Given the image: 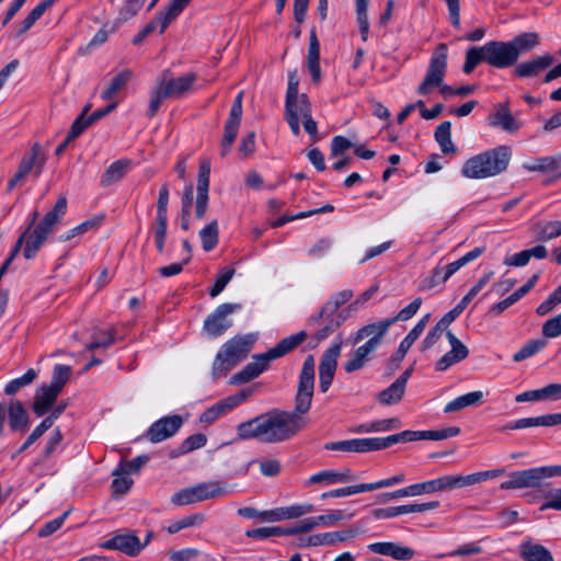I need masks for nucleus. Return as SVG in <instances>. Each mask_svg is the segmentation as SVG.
Instances as JSON below:
<instances>
[{
    "label": "nucleus",
    "mask_w": 561,
    "mask_h": 561,
    "mask_svg": "<svg viewBox=\"0 0 561 561\" xmlns=\"http://www.w3.org/2000/svg\"><path fill=\"white\" fill-rule=\"evenodd\" d=\"M316 381V359L312 354L306 356L298 377L293 412L273 409L237 426V438L240 440L256 439L265 444H277L289 440L297 435L307 422L302 417L309 412L312 403Z\"/></svg>",
    "instance_id": "nucleus-1"
},
{
    "label": "nucleus",
    "mask_w": 561,
    "mask_h": 561,
    "mask_svg": "<svg viewBox=\"0 0 561 561\" xmlns=\"http://www.w3.org/2000/svg\"><path fill=\"white\" fill-rule=\"evenodd\" d=\"M67 211V198L61 195L58 197L55 206L51 210H49L44 218L34 227L35 222L38 219L39 213L34 210L31 214L30 222L26 229L21 233L18 238L14 252L19 253L22 245H24L23 256L26 260L33 259L36 253L39 251L44 242L47 240L48 236L54 231L56 226L60 222L62 217Z\"/></svg>",
    "instance_id": "nucleus-2"
},
{
    "label": "nucleus",
    "mask_w": 561,
    "mask_h": 561,
    "mask_svg": "<svg viewBox=\"0 0 561 561\" xmlns=\"http://www.w3.org/2000/svg\"><path fill=\"white\" fill-rule=\"evenodd\" d=\"M512 159L510 146L501 145L468 159L461 174L468 179H486L505 172Z\"/></svg>",
    "instance_id": "nucleus-3"
},
{
    "label": "nucleus",
    "mask_w": 561,
    "mask_h": 561,
    "mask_svg": "<svg viewBox=\"0 0 561 561\" xmlns=\"http://www.w3.org/2000/svg\"><path fill=\"white\" fill-rule=\"evenodd\" d=\"M446 68L447 45L445 43H440L437 45L433 56L431 57L425 78L419 85L417 93L420 95H427L434 90V88H439V92L444 98L456 95V89L443 83Z\"/></svg>",
    "instance_id": "nucleus-4"
},
{
    "label": "nucleus",
    "mask_w": 561,
    "mask_h": 561,
    "mask_svg": "<svg viewBox=\"0 0 561 561\" xmlns=\"http://www.w3.org/2000/svg\"><path fill=\"white\" fill-rule=\"evenodd\" d=\"M253 340L250 336H234L227 341L217 353L213 363V377L220 378L244 359L251 351Z\"/></svg>",
    "instance_id": "nucleus-5"
},
{
    "label": "nucleus",
    "mask_w": 561,
    "mask_h": 561,
    "mask_svg": "<svg viewBox=\"0 0 561 561\" xmlns=\"http://www.w3.org/2000/svg\"><path fill=\"white\" fill-rule=\"evenodd\" d=\"M561 473V469L558 465L542 466L510 473V479L501 483L502 490L511 489H537L543 491L542 488L546 485L545 480L552 477H558Z\"/></svg>",
    "instance_id": "nucleus-6"
},
{
    "label": "nucleus",
    "mask_w": 561,
    "mask_h": 561,
    "mask_svg": "<svg viewBox=\"0 0 561 561\" xmlns=\"http://www.w3.org/2000/svg\"><path fill=\"white\" fill-rule=\"evenodd\" d=\"M228 492V486L224 482H203L195 486L182 489L181 491L174 493L171 497V502L176 506H183L209 499L220 497L226 495Z\"/></svg>",
    "instance_id": "nucleus-7"
},
{
    "label": "nucleus",
    "mask_w": 561,
    "mask_h": 561,
    "mask_svg": "<svg viewBox=\"0 0 561 561\" xmlns=\"http://www.w3.org/2000/svg\"><path fill=\"white\" fill-rule=\"evenodd\" d=\"M348 314L345 310L340 312H324V305L321 309L311 314L307 324L309 327H320L313 334V339L317 343L328 339L331 334H333L347 319Z\"/></svg>",
    "instance_id": "nucleus-8"
},
{
    "label": "nucleus",
    "mask_w": 561,
    "mask_h": 561,
    "mask_svg": "<svg viewBox=\"0 0 561 561\" xmlns=\"http://www.w3.org/2000/svg\"><path fill=\"white\" fill-rule=\"evenodd\" d=\"M242 308L241 304H221L204 321L203 330L210 337L222 335L231 325L229 316Z\"/></svg>",
    "instance_id": "nucleus-9"
},
{
    "label": "nucleus",
    "mask_w": 561,
    "mask_h": 561,
    "mask_svg": "<svg viewBox=\"0 0 561 561\" xmlns=\"http://www.w3.org/2000/svg\"><path fill=\"white\" fill-rule=\"evenodd\" d=\"M41 146L38 142L32 145L31 150L21 159L18 170L8 182V192H11L19 183H21L28 174L33 172L38 178L44 168V159L39 158Z\"/></svg>",
    "instance_id": "nucleus-10"
},
{
    "label": "nucleus",
    "mask_w": 561,
    "mask_h": 561,
    "mask_svg": "<svg viewBox=\"0 0 561 561\" xmlns=\"http://www.w3.org/2000/svg\"><path fill=\"white\" fill-rule=\"evenodd\" d=\"M484 53L486 64L497 69L510 68L518 60L517 50L508 42H488L484 44Z\"/></svg>",
    "instance_id": "nucleus-11"
},
{
    "label": "nucleus",
    "mask_w": 561,
    "mask_h": 561,
    "mask_svg": "<svg viewBox=\"0 0 561 561\" xmlns=\"http://www.w3.org/2000/svg\"><path fill=\"white\" fill-rule=\"evenodd\" d=\"M342 348V336L339 335V341L334 342L330 347H328L319 364V387L321 392H327L332 385L336 367L337 359L341 354Z\"/></svg>",
    "instance_id": "nucleus-12"
},
{
    "label": "nucleus",
    "mask_w": 561,
    "mask_h": 561,
    "mask_svg": "<svg viewBox=\"0 0 561 561\" xmlns=\"http://www.w3.org/2000/svg\"><path fill=\"white\" fill-rule=\"evenodd\" d=\"M242 116V92H240L229 113V117L225 123V131L220 141V156L225 158L231 150L237 138Z\"/></svg>",
    "instance_id": "nucleus-13"
},
{
    "label": "nucleus",
    "mask_w": 561,
    "mask_h": 561,
    "mask_svg": "<svg viewBox=\"0 0 561 561\" xmlns=\"http://www.w3.org/2000/svg\"><path fill=\"white\" fill-rule=\"evenodd\" d=\"M196 79L197 76L194 72H188L174 79L171 70L167 69L161 73L157 82L165 92L164 95H168L170 99H179L191 90Z\"/></svg>",
    "instance_id": "nucleus-14"
},
{
    "label": "nucleus",
    "mask_w": 561,
    "mask_h": 561,
    "mask_svg": "<svg viewBox=\"0 0 561 561\" xmlns=\"http://www.w3.org/2000/svg\"><path fill=\"white\" fill-rule=\"evenodd\" d=\"M183 420L180 415H169L159 419L145 433V437L151 443H160L172 437L182 426Z\"/></svg>",
    "instance_id": "nucleus-15"
},
{
    "label": "nucleus",
    "mask_w": 561,
    "mask_h": 561,
    "mask_svg": "<svg viewBox=\"0 0 561 561\" xmlns=\"http://www.w3.org/2000/svg\"><path fill=\"white\" fill-rule=\"evenodd\" d=\"M209 176H210V161L206 158L199 161L198 175H197V196L195 203V216L197 219L204 218L208 205V191H209Z\"/></svg>",
    "instance_id": "nucleus-16"
},
{
    "label": "nucleus",
    "mask_w": 561,
    "mask_h": 561,
    "mask_svg": "<svg viewBox=\"0 0 561 561\" xmlns=\"http://www.w3.org/2000/svg\"><path fill=\"white\" fill-rule=\"evenodd\" d=\"M108 550H117L128 557H137L142 551L140 539L133 533L116 534L101 545Z\"/></svg>",
    "instance_id": "nucleus-17"
},
{
    "label": "nucleus",
    "mask_w": 561,
    "mask_h": 561,
    "mask_svg": "<svg viewBox=\"0 0 561 561\" xmlns=\"http://www.w3.org/2000/svg\"><path fill=\"white\" fill-rule=\"evenodd\" d=\"M446 337L451 346V350L443 355L435 365V369L444 371L456 363L466 359L469 355L468 347L451 332H446Z\"/></svg>",
    "instance_id": "nucleus-18"
},
{
    "label": "nucleus",
    "mask_w": 561,
    "mask_h": 561,
    "mask_svg": "<svg viewBox=\"0 0 561 561\" xmlns=\"http://www.w3.org/2000/svg\"><path fill=\"white\" fill-rule=\"evenodd\" d=\"M271 362L272 359L266 352L253 355L252 362L248 363L239 373L234 374L230 382L241 385L253 380L268 368Z\"/></svg>",
    "instance_id": "nucleus-19"
},
{
    "label": "nucleus",
    "mask_w": 561,
    "mask_h": 561,
    "mask_svg": "<svg viewBox=\"0 0 561 561\" xmlns=\"http://www.w3.org/2000/svg\"><path fill=\"white\" fill-rule=\"evenodd\" d=\"M393 323H396V319H386L364 325L355 333L354 343H358L362 340L369 337L367 342H373L374 346L378 347Z\"/></svg>",
    "instance_id": "nucleus-20"
},
{
    "label": "nucleus",
    "mask_w": 561,
    "mask_h": 561,
    "mask_svg": "<svg viewBox=\"0 0 561 561\" xmlns=\"http://www.w3.org/2000/svg\"><path fill=\"white\" fill-rule=\"evenodd\" d=\"M556 58L550 54L538 56L531 60L518 64L514 69V75L519 78H533L551 67Z\"/></svg>",
    "instance_id": "nucleus-21"
},
{
    "label": "nucleus",
    "mask_w": 561,
    "mask_h": 561,
    "mask_svg": "<svg viewBox=\"0 0 561 561\" xmlns=\"http://www.w3.org/2000/svg\"><path fill=\"white\" fill-rule=\"evenodd\" d=\"M489 123L493 127L501 128L507 133L517 131L522 124L512 115L508 103H500L495 111L489 115Z\"/></svg>",
    "instance_id": "nucleus-22"
},
{
    "label": "nucleus",
    "mask_w": 561,
    "mask_h": 561,
    "mask_svg": "<svg viewBox=\"0 0 561 561\" xmlns=\"http://www.w3.org/2000/svg\"><path fill=\"white\" fill-rule=\"evenodd\" d=\"M430 319V314H425L420 321L414 325V328L408 333V335L401 341L397 352L391 356L390 363L397 368L399 367L401 360L404 358L408 351L411 348L413 343L420 337L423 333L427 322Z\"/></svg>",
    "instance_id": "nucleus-23"
},
{
    "label": "nucleus",
    "mask_w": 561,
    "mask_h": 561,
    "mask_svg": "<svg viewBox=\"0 0 561 561\" xmlns=\"http://www.w3.org/2000/svg\"><path fill=\"white\" fill-rule=\"evenodd\" d=\"M308 339V333L304 330L282 339L274 347L266 353L272 360L282 358L298 348Z\"/></svg>",
    "instance_id": "nucleus-24"
},
{
    "label": "nucleus",
    "mask_w": 561,
    "mask_h": 561,
    "mask_svg": "<svg viewBox=\"0 0 561 561\" xmlns=\"http://www.w3.org/2000/svg\"><path fill=\"white\" fill-rule=\"evenodd\" d=\"M188 3L187 0H172L168 8L159 11L150 23H154V28L160 26V34L164 33L170 23L183 12Z\"/></svg>",
    "instance_id": "nucleus-25"
},
{
    "label": "nucleus",
    "mask_w": 561,
    "mask_h": 561,
    "mask_svg": "<svg viewBox=\"0 0 561 561\" xmlns=\"http://www.w3.org/2000/svg\"><path fill=\"white\" fill-rule=\"evenodd\" d=\"M518 554L524 561H554L552 553L545 546L531 539L519 545Z\"/></svg>",
    "instance_id": "nucleus-26"
},
{
    "label": "nucleus",
    "mask_w": 561,
    "mask_h": 561,
    "mask_svg": "<svg viewBox=\"0 0 561 561\" xmlns=\"http://www.w3.org/2000/svg\"><path fill=\"white\" fill-rule=\"evenodd\" d=\"M358 529L351 527L345 530L324 533V534H316L308 537L307 545L313 546H332L336 542H342L347 540L348 538H353L357 535Z\"/></svg>",
    "instance_id": "nucleus-27"
},
{
    "label": "nucleus",
    "mask_w": 561,
    "mask_h": 561,
    "mask_svg": "<svg viewBox=\"0 0 561 561\" xmlns=\"http://www.w3.org/2000/svg\"><path fill=\"white\" fill-rule=\"evenodd\" d=\"M59 392L48 386H43L34 397L33 412L41 417L51 410Z\"/></svg>",
    "instance_id": "nucleus-28"
},
{
    "label": "nucleus",
    "mask_w": 561,
    "mask_h": 561,
    "mask_svg": "<svg viewBox=\"0 0 561 561\" xmlns=\"http://www.w3.org/2000/svg\"><path fill=\"white\" fill-rule=\"evenodd\" d=\"M376 350L377 347L374 346L373 342H366L356 348L351 358L344 365L345 371L354 373L362 369Z\"/></svg>",
    "instance_id": "nucleus-29"
},
{
    "label": "nucleus",
    "mask_w": 561,
    "mask_h": 561,
    "mask_svg": "<svg viewBox=\"0 0 561 561\" xmlns=\"http://www.w3.org/2000/svg\"><path fill=\"white\" fill-rule=\"evenodd\" d=\"M324 449L347 453H368L370 451V444L369 438H354L327 443Z\"/></svg>",
    "instance_id": "nucleus-30"
},
{
    "label": "nucleus",
    "mask_w": 561,
    "mask_h": 561,
    "mask_svg": "<svg viewBox=\"0 0 561 561\" xmlns=\"http://www.w3.org/2000/svg\"><path fill=\"white\" fill-rule=\"evenodd\" d=\"M457 271L453 267L451 263L445 266L438 265L432 271L430 276L422 279L420 288L423 290L432 289L448 280Z\"/></svg>",
    "instance_id": "nucleus-31"
},
{
    "label": "nucleus",
    "mask_w": 561,
    "mask_h": 561,
    "mask_svg": "<svg viewBox=\"0 0 561 561\" xmlns=\"http://www.w3.org/2000/svg\"><path fill=\"white\" fill-rule=\"evenodd\" d=\"M354 477L351 469L342 471L323 470L310 477L309 483L316 484L325 482L328 484L346 483L353 481Z\"/></svg>",
    "instance_id": "nucleus-32"
},
{
    "label": "nucleus",
    "mask_w": 561,
    "mask_h": 561,
    "mask_svg": "<svg viewBox=\"0 0 561 561\" xmlns=\"http://www.w3.org/2000/svg\"><path fill=\"white\" fill-rule=\"evenodd\" d=\"M308 69L311 73L312 80L314 83H319L321 80V69H320V44L317 38L316 32L311 31L310 33V43L308 49Z\"/></svg>",
    "instance_id": "nucleus-33"
},
{
    "label": "nucleus",
    "mask_w": 561,
    "mask_h": 561,
    "mask_svg": "<svg viewBox=\"0 0 561 561\" xmlns=\"http://www.w3.org/2000/svg\"><path fill=\"white\" fill-rule=\"evenodd\" d=\"M130 163L131 162L128 159H121L113 162L101 176V185L103 187H107L118 182L128 171Z\"/></svg>",
    "instance_id": "nucleus-34"
},
{
    "label": "nucleus",
    "mask_w": 561,
    "mask_h": 561,
    "mask_svg": "<svg viewBox=\"0 0 561 561\" xmlns=\"http://www.w3.org/2000/svg\"><path fill=\"white\" fill-rule=\"evenodd\" d=\"M8 413L12 431H24L27 428L28 414L20 401H11Z\"/></svg>",
    "instance_id": "nucleus-35"
},
{
    "label": "nucleus",
    "mask_w": 561,
    "mask_h": 561,
    "mask_svg": "<svg viewBox=\"0 0 561 561\" xmlns=\"http://www.w3.org/2000/svg\"><path fill=\"white\" fill-rule=\"evenodd\" d=\"M450 490L449 477L443 476L434 480L422 483L411 484L412 495H421L424 493H433L437 491Z\"/></svg>",
    "instance_id": "nucleus-36"
},
{
    "label": "nucleus",
    "mask_w": 561,
    "mask_h": 561,
    "mask_svg": "<svg viewBox=\"0 0 561 561\" xmlns=\"http://www.w3.org/2000/svg\"><path fill=\"white\" fill-rule=\"evenodd\" d=\"M435 140L440 146L442 152L445 154L455 153L456 147L451 141V123L448 121L442 122L435 129Z\"/></svg>",
    "instance_id": "nucleus-37"
},
{
    "label": "nucleus",
    "mask_w": 561,
    "mask_h": 561,
    "mask_svg": "<svg viewBox=\"0 0 561 561\" xmlns=\"http://www.w3.org/2000/svg\"><path fill=\"white\" fill-rule=\"evenodd\" d=\"M482 391H472L466 394L459 396L453 401L448 402L445 408V413H453L460 411L467 407L476 405L482 400Z\"/></svg>",
    "instance_id": "nucleus-38"
},
{
    "label": "nucleus",
    "mask_w": 561,
    "mask_h": 561,
    "mask_svg": "<svg viewBox=\"0 0 561 561\" xmlns=\"http://www.w3.org/2000/svg\"><path fill=\"white\" fill-rule=\"evenodd\" d=\"M133 71L129 69L123 70L118 75H116L112 80L110 85L101 93V98L105 101H111L115 98V95L122 91L127 82L131 79Z\"/></svg>",
    "instance_id": "nucleus-39"
},
{
    "label": "nucleus",
    "mask_w": 561,
    "mask_h": 561,
    "mask_svg": "<svg viewBox=\"0 0 561 561\" xmlns=\"http://www.w3.org/2000/svg\"><path fill=\"white\" fill-rule=\"evenodd\" d=\"M537 240L549 241L561 236V220L537 222L533 226Z\"/></svg>",
    "instance_id": "nucleus-40"
},
{
    "label": "nucleus",
    "mask_w": 561,
    "mask_h": 561,
    "mask_svg": "<svg viewBox=\"0 0 561 561\" xmlns=\"http://www.w3.org/2000/svg\"><path fill=\"white\" fill-rule=\"evenodd\" d=\"M199 238L204 251L209 252L217 247L219 240V228L216 219L210 221L199 231Z\"/></svg>",
    "instance_id": "nucleus-41"
},
{
    "label": "nucleus",
    "mask_w": 561,
    "mask_h": 561,
    "mask_svg": "<svg viewBox=\"0 0 561 561\" xmlns=\"http://www.w3.org/2000/svg\"><path fill=\"white\" fill-rule=\"evenodd\" d=\"M104 219V216L103 215H98V216H94L93 218H90L83 222H81L80 225H78L77 227L70 229L69 231L62 233L59 236V241L61 242H66V241H69L71 240L72 238H75L76 236H79V234H82V233H85L88 232L89 230L91 229H94L96 227H99L102 221Z\"/></svg>",
    "instance_id": "nucleus-42"
},
{
    "label": "nucleus",
    "mask_w": 561,
    "mask_h": 561,
    "mask_svg": "<svg viewBox=\"0 0 561 561\" xmlns=\"http://www.w3.org/2000/svg\"><path fill=\"white\" fill-rule=\"evenodd\" d=\"M518 53V57L539 44V36L537 33L528 32L515 36L508 42Z\"/></svg>",
    "instance_id": "nucleus-43"
},
{
    "label": "nucleus",
    "mask_w": 561,
    "mask_h": 561,
    "mask_svg": "<svg viewBox=\"0 0 561 561\" xmlns=\"http://www.w3.org/2000/svg\"><path fill=\"white\" fill-rule=\"evenodd\" d=\"M115 335L116 330L113 328L107 331L98 330L93 333L92 341L87 345V350L107 348L115 343Z\"/></svg>",
    "instance_id": "nucleus-44"
},
{
    "label": "nucleus",
    "mask_w": 561,
    "mask_h": 561,
    "mask_svg": "<svg viewBox=\"0 0 561 561\" xmlns=\"http://www.w3.org/2000/svg\"><path fill=\"white\" fill-rule=\"evenodd\" d=\"M149 457L140 455L131 460H122L117 468L113 471V476H127L138 472L147 462Z\"/></svg>",
    "instance_id": "nucleus-45"
},
{
    "label": "nucleus",
    "mask_w": 561,
    "mask_h": 561,
    "mask_svg": "<svg viewBox=\"0 0 561 561\" xmlns=\"http://www.w3.org/2000/svg\"><path fill=\"white\" fill-rule=\"evenodd\" d=\"M546 346H547L546 337L530 340L518 352H516L513 355V360L516 363L523 362V360L536 355L538 352L543 350Z\"/></svg>",
    "instance_id": "nucleus-46"
},
{
    "label": "nucleus",
    "mask_w": 561,
    "mask_h": 561,
    "mask_svg": "<svg viewBox=\"0 0 561 561\" xmlns=\"http://www.w3.org/2000/svg\"><path fill=\"white\" fill-rule=\"evenodd\" d=\"M481 62L486 64V55L484 53V45L481 47H470L466 51V60L462 67L465 73H471L473 69Z\"/></svg>",
    "instance_id": "nucleus-47"
},
{
    "label": "nucleus",
    "mask_w": 561,
    "mask_h": 561,
    "mask_svg": "<svg viewBox=\"0 0 561 561\" xmlns=\"http://www.w3.org/2000/svg\"><path fill=\"white\" fill-rule=\"evenodd\" d=\"M168 215H157L152 225L156 247L159 253H163L167 239Z\"/></svg>",
    "instance_id": "nucleus-48"
},
{
    "label": "nucleus",
    "mask_w": 561,
    "mask_h": 561,
    "mask_svg": "<svg viewBox=\"0 0 561 561\" xmlns=\"http://www.w3.org/2000/svg\"><path fill=\"white\" fill-rule=\"evenodd\" d=\"M561 167V157H542L536 159L533 163L526 164L525 168L531 172H550Z\"/></svg>",
    "instance_id": "nucleus-49"
},
{
    "label": "nucleus",
    "mask_w": 561,
    "mask_h": 561,
    "mask_svg": "<svg viewBox=\"0 0 561 561\" xmlns=\"http://www.w3.org/2000/svg\"><path fill=\"white\" fill-rule=\"evenodd\" d=\"M404 391V387L393 381L387 389L379 392L378 400L381 404L386 405L398 403L402 399Z\"/></svg>",
    "instance_id": "nucleus-50"
},
{
    "label": "nucleus",
    "mask_w": 561,
    "mask_h": 561,
    "mask_svg": "<svg viewBox=\"0 0 561 561\" xmlns=\"http://www.w3.org/2000/svg\"><path fill=\"white\" fill-rule=\"evenodd\" d=\"M357 23L360 32V37L364 42L368 39L369 21L367 15V8L369 0H355Z\"/></svg>",
    "instance_id": "nucleus-51"
},
{
    "label": "nucleus",
    "mask_w": 561,
    "mask_h": 561,
    "mask_svg": "<svg viewBox=\"0 0 561 561\" xmlns=\"http://www.w3.org/2000/svg\"><path fill=\"white\" fill-rule=\"evenodd\" d=\"M70 375H71V368L69 366L60 365V364L56 365L54 367L51 382L48 387L51 389L58 390V392L60 393L64 386L69 380Z\"/></svg>",
    "instance_id": "nucleus-52"
},
{
    "label": "nucleus",
    "mask_w": 561,
    "mask_h": 561,
    "mask_svg": "<svg viewBox=\"0 0 561 561\" xmlns=\"http://www.w3.org/2000/svg\"><path fill=\"white\" fill-rule=\"evenodd\" d=\"M37 377V373L30 368L23 376L11 380L4 388V392L8 396L16 393L22 387L32 383Z\"/></svg>",
    "instance_id": "nucleus-53"
},
{
    "label": "nucleus",
    "mask_w": 561,
    "mask_h": 561,
    "mask_svg": "<svg viewBox=\"0 0 561 561\" xmlns=\"http://www.w3.org/2000/svg\"><path fill=\"white\" fill-rule=\"evenodd\" d=\"M460 433L458 426H450L442 430L421 431V440H443L450 437H455Z\"/></svg>",
    "instance_id": "nucleus-54"
},
{
    "label": "nucleus",
    "mask_w": 561,
    "mask_h": 561,
    "mask_svg": "<svg viewBox=\"0 0 561 561\" xmlns=\"http://www.w3.org/2000/svg\"><path fill=\"white\" fill-rule=\"evenodd\" d=\"M146 0H125L124 5L121 8L117 21L125 23L134 18L144 7Z\"/></svg>",
    "instance_id": "nucleus-55"
},
{
    "label": "nucleus",
    "mask_w": 561,
    "mask_h": 561,
    "mask_svg": "<svg viewBox=\"0 0 561 561\" xmlns=\"http://www.w3.org/2000/svg\"><path fill=\"white\" fill-rule=\"evenodd\" d=\"M164 93L163 89L157 83L151 91L150 102L146 112L147 117L152 118L156 116L163 101L170 99Z\"/></svg>",
    "instance_id": "nucleus-56"
},
{
    "label": "nucleus",
    "mask_w": 561,
    "mask_h": 561,
    "mask_svg": "<svg viewBox=\"0 0 561 561\" xmlns=\"http://www.w3.org/2000/svg\"><path fill=\"white\" fill-rule=\"evenodd\" d=\"M203 520H204L203 514L188 515V516L183 517L182 519H179V520L172 523L170 526H168L167 530L170 535H173L184 528L196 526V525L201 524Z\"/></svg>",
    "instance_id": "nucleus-57"
},
{
    "label": "nucleus",
    "mask_w": 561,
    "mask_h": 561,
    "mask_svg": "<svg viewBox=\"0 0 561 561\" xmlns=\"http://www.w3.org/2000/svg\"><path fill=\"white\" fill-rule=\"evenodd\" d=\"M353 297V290L345 289L334 294L325 304L324 312H340L339 308Z\"/></svg>",
    "instance_id": "nucleus-58"
},
{
    "label": "nucleus",
    "mask_w": 561,
    "mask_h": 561,
    "mask_svg": "<svg viewBox=\"0 0 561 561\" xmlns=\"http://www.w3.org/2000/svg\"><path fill=\"white\" fill-rule=\"evenodd\" d=\"M534 426H547L546 415H540L536 417H525L519 419L514 422H511L506 424L502 431L506 430H522L526 427H534Z\"/></svg>",
    "instance_id": "nucleus-59"
},
{
    "label": "nucleus",
    "mask_w": 561,
    "mask_h": 561,
    "mask_svg": "<svg viewBox=\"0 0 561 561\" xmlns=\"http://www.w3.org/2000/svg\"><path fill=\"white\" fill-rule=\"evenodd\" d=\"M541 496L546 502L540 506V511L556 510L561 511V489H549L542 491Z\"/></svg>",
    "instance_id": "nucleus-60"
},
{
    "label": "nucleus",
    "mask_w": 561,
    "mask_h": 561,
    "mask_svg": "<svg viewBox=\"0 0 561 561\" xmlns=\"http://www.w3.org/2000/svg\"><path fill=\"white\" fill-rule=\"evenodd\" d=\"M291 111L297 115L298 118H305L311 115V103L307 94L302 93L296 96L293 101Z\"/></svg>",
    "instance_id": "nucleus-61"
},
{
    "label": "nucleus",
    "mask_w": 561,
    "mask_h": 561,
    "mask_svg": "<svg viewBox=\"0 0 561 561\" xmlns=\"http://www.w3.org/2000/svg\"><path fill=\"white\" fill-rule=\"evenodd\" d=\"M233 274H234L233 268L226 267V268L221 270L215 280L214 286L209 289V296L213 298L218 296L225 289L227 284L230 282Z\"/></svg>",
    "instance_id": "nucleus-62"
},
{
    "label": "nucleus",
    "mask_w": 561,
    "mask_h": 561,
    "mask_svg": "<svg viewBox=\"0 0 561 561\" xmlns=\"http://www.w3.org/2000/svg\"><path fill=\"white\" fill-rule=\"evenodd\" d=\"M333 245V239L324 237L319 239L309 250L308 255L312 259L324 257Z\"/></svg>",
    "instance_id": "nucleus-63"
},
{
    "label": "nucleus",
    "mask_w": 561,
    "mask_h": 561,
    "mask_svg": "<svg viewBox=\"0 0 561 561\" xmlns=\"http://www.w3.org/2000/svg\"><path fill=\"white\" fill-rule=\"evenodd\" d=\"M546 339H553L561 335V313L547 320L541 329Z\"/></svg>",
    "instance_id": "nucleus-64"
}]
</instances>
